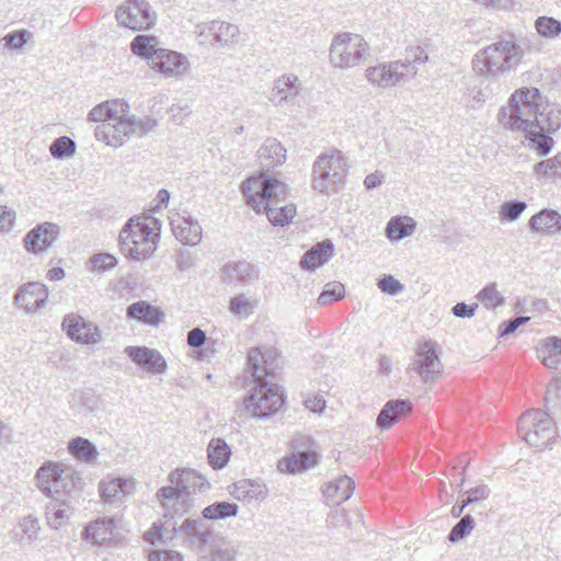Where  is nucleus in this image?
<instances>
[{
	"mask_svg": "<svg viewBox=\"0 0 561 561\" xmlns=\"http://www.w3.org/2000/svg\"><path fill=\"white\" fill-rule=\"evenodd\" d=\"M49 152L56 159L70 158L76 152V144L71 138L61 136L51 142Z\"/></svg>",
	"mask_w": 561,
	"mask_h": 561,
	"instance_id": "48",
	"label": "nucleus"
},
{
	"mask_svg": "<svg viewBox=\"0 0 561 561\" xmlns=\"http://www.w3.org/2000/svg\"><path fill=\"white\" fill-rule=\"evenodd\" d=\"M115 536V522L113 518H99L91 522L83 530L82 537L94 545L101 546L111 541Z\"/></svg>",
	"mask_w": 561,
	"mask_h": 561,
	"instance_id": "29",
	"label": "nucleus"
},
{
	"mask_svg": "<svg viewBox=\"0 0 561 561\" xmlns=\"http://www.w3.org/2000/svg\"><path fill=\"white\" fill-rule=\"evenodd\" d=\"M160 221L151 216L129 218L118 234L121 252L129 260L146 261L157 250Z\"/></svg>",
	"mask_w": 561,
	"mask_h": 561,
	"instance_id": "6",
	"label": "nucleus"
},
{
	"mask_svg": "<svg viewBox=\"0 0 561 561\" xmlns=\"http://www.w3.org/2000/svg\"><path fill=\"white\" fill-rule=\"evenodd\" d=\"M474 519L470 514L463 516L449 531L448 540L450 542H458L467 537L474 528Z\"/></svg>",
	"mask_w": 561,
	"mask_h": 561,
	"instance_id": "50",
	"label": "nucleus"
},
{
	"mask_svg": "<svg viewBox=\"0 0 561 561\" xmlns=\"http://www.w3.org/2000/svg\"><path fill=\"white\" fill-rule=\"evenodd\" d=\"M48 297L47 287L38 282H31L22 286L14 296V304L27 313L43 308Z\"/></svg>",
	"mask_w": 561,
	"mask_h": 561,
	"instance_id": "19",
	"label": "nucleus"
},
{
	"mask_svg": "<svg viewBox=\"0 0 561 561\" xmlns=\"http://www.w3.org/2000/svg\"><path fill=\"white\" fill-rule=\"evenodd\" d=\"M134 491V482L115 478L100 483L102 499L108 503L123 502Z\"/></svg>",
	"mask_w": 561,
	"mask_h": 561,
	"instance_id": "31",
	"label": "nucleus"
},
{
	"mask_svg": "<svg viewBox=\"0 0 561 561\" xmlns=\"http://www.w3.org/2000/svg\"><path fill=\"white\" fill-rule=\"evenodd\" d=\"M497 119L503 128L522 133L527 148L546 157L554 147L551 134L561 127V105L545 100L536 88H523L501 107Z\"/></svg>",
	"mask_w": 561,
	"mask_h": 561,
	"instance_id": "1",
	"label": "nucleus"
},
{
	"mask_svg": "<svg viewBox=\"0 0 561 561\" xmlns=\"http://www.w3.org/2000/svg\"><path fill=\"white\" fill-rule=\"evenodd\" d=\"M126 114H118L116 119L99 125L94 130L95 138L117 148L123 146L131 135L142 136L156 126L153 119L137 121L127 118Z\"/></svg>",
	"mask_w": 561,
	"mask_h": 561,
	"instance_id": "9",
	"label": "nucleus"
},
{
	"mask_svg": "<svg viewBox=\"0 0 561 561\" xmlns=\"http://www.w3.org/2000/svg\"><path fill=\"white\" fill-rule=\"evenodd\" d=\"M535 28L541 37L552 39L561 33V21L552 16L542 15L535 21Z\"/></svg>",
	"mask_w": 561,
	"mask_h": 561,
	"instance_id": "45",
	"label": "nucleus"
},
{
	"mask_svg": "<svg viewBox=\"0 0 561 561\" xmlns=\"http://www.w3.org/2000/svg\"><path fill=\"white\" fill-rule=\"evenodd\" d=\"M257 305V299L239 294L230 299L229 310L238 319L244 320L253 314Z\"/></svg>",
	"mask_w": 561,
	"mask_h": 561,
	"instance_id": "43",
	"label": "nucleus"
},
{
	"mask_svg": "<svg viewBox=\"0 0 561 561\" xmlns=\"http://www.w3.org/2000/svg\"><path fill=\"white\" fill-rule=\"evenodd\" d=\"M205 520L204 518H186L176 529L183 534V538L191 549L201 550L210 542L213 529Z\"/></svg>",
	"mask_w": 561,
	"mask_h": 561,
	"instance_id": "20",
	"label": "nucleus"
},
{
	"mask_svg": "<svg viewBox=\"0 0 561 561\" xmlns=\"http://www.w3.org/2000/svg\"><path fill=\"white\" fill-rule=\"evenodd\" d=\"M345 296V288L341 283H329L324 286L322 293L318 297V304L321 306L329 305L333 301L341 300Z\"/></svg>",
	"mask_w": 561,
	"mask_h": 561,
	"instance_id": "51",
	"label": "nucleus"
},
{
	"mask_svg": "<svg viewBox=\"0 0 561 561\" xmlns=\"http://www.w3.org/2000/svg\"><path fill=\"white\" fill-rule=\"evenodd\" d=\"M130 49L134 55L146 59L148 65L151 62V55L160 50L157 37L142 34L137 35L131 41Z\"/></svg>",
	"mask_w": 561,
	"mask_h": 561,
	"instance_id": "40",
	"label": "nucleus"
},
{
	"mask_svg": "<svg viewBox=\"0 0 561 561\" xmlns=\"http://www.w3.org/2000/svg\"><path fill=\"white\" fill-rule=\"evenodd\" d=\"M491 491L488 485L481 484L478 486H474L467 491V497L463 500L465 505H470L472 503H477L479 501L485 500L489 497Z\"/></svg>",
	"mask_w": 561,
	"mask_h": 561,
	"instance_id": "58",
	"label": "nucleus"
},
{
	"mask_svg": "<svg viewBox=\"0 0 561 561\" xmlns=\"http://www.w3.org/2000/svg\"><path fill=\"white\" fill-rule=\"evenodd\" d=\"M117 24L133 32L151 28L156 23V13L146 0H125L115 11Z\"/></svg>",
	"mask_w": 561,
	"mask_h": 561,
	"instance_id": "12",
	"label": "nucleus"
},
{
	"mask_svg": "<svg viewBox=\"0 0 561 561\" xmlns=\"http://www.w3.org/2000/svg\"><path fill=\"white\" fill-rule=\"evenodd\" d=\"M412 412V404L408 400H389L380 410L376 424L381 430H389L396 423Z\"/></svg>",
	"mask_w": 561,
	"mask_h": 561,
	"instance_id": "24",
	"label": "nucleus"
},
{
	"mask_svg": "<svg viewBox=\"0 0 561 561\" xmlns=\"http://www.w3.org/2000/svg\"><path fill=\"white\" fill-rule=\"evenodd\" d=\"M530 320L529 317L520 316L514 319H510L501 323L499 331L500 336H506L511 333H514L520 325L527 323Z\"/></svg>",
	"mask_w": 561,
	"mask_h": 561,
	"instance_id": "59",
	"label": "nucleus"
},
{
	"mask_svg": "<svg viewBox=\"0 0 561 561\" xmlns=\"http://www.w3.org/2000/svg\"><path fill=\"white\" fill-rule=\"evenodd\" d=\"M231 455L230 447L222 438H213L207 447L209 465L214 469L224 468Z\"/></svg>",
	"mask_w": 561,
	"mask_h": 561,
	"instance_id": "38",
	"label": "nucleus"
},
{
	"mask_svg": "<svg viewBox=\"0 0 561 561\" xmlns=\"http://www.w3.org/2000/svg\"><path fill=\"white\" fill-rule=\"evenodd\" d=\"M126 316L149 325H158L163 318V312L148 301L139 300L127 307Z\"/></svg>",
	"mask_w": 561,
	"mask_h": 561,
	"instance_id": "33",
	"label": "nucleus"
},
{
	"mask_svg": "<svg viewBox=\"0 0 561 561\" xmlns=\"http://www.w3.org/2000/svg\"><path fill=\"white\" fill-rule=\"evenodd\" d=\"M366 79L373 85L389 89L408 80L401 61L380 62L366 69Z\"/></svg>",
	"mask_w": 561,
	"mask_h": 561,
	"instance_id": "15",
	"label": "nucleus"
},
{
	"mask_svg": "<svg viewBox=\"0 0 561 561\" xmlns=\"http://www.w3.org/2000/svg\"><path fill=\"white\" fill-rule=\"evenodd\" d=\"M36 484L49 497L45 506L47 525L53 529L67 526L75 513V501L84 480L72 468L58 462H45L36 472Z\"/></svg>",
	"mask_w": 561,
	"mask_h": 561,
	"instance_id": "2",
	"label": "nucleus"
},
{
	"mask_svg": "<svg viewBox=\"0 0 561 561\" xmlns=\"http://www.w3.org/2000/svg\"><path fill=\"white\" fill-rule=\"evenodd\" d=\"M239 506L230 502H215L202 511V516L206 520H219L237 516Z\"/></svg>",
	"mask_w": 561,
	"mask_h": 561,
	"instance_id": "41",
	"label": "nucleus"
},
{
	"mask_svg": "<svg viewBox=\"0 0 561 561\" xmlns=\"http://www.w3.org/2000/svg\"><path fill=\"white\" fill-rule=\"evenodd\" d=\"M206 342V333L199 329H192L187 334V344L192 347L198 348Z\"/></svg>",
	"mask_w": 561,
	"mask_h": 561,
	"instance_id": "64",
	"label": "nucleus"
},
{
	"mask_svg": "<svg viewBox=\"0 0 561 561\" xmlns=\"http://www.w3.org/2000/svg\"><path fill=\"white\" fill-rule=\"evenodd\" d=\"M529 227L536 232L557 234L561 231V215L553 209H542L529 219Z\"/></svg>",
	"mask_w": 561,
	"mask_h": 561,
	"instance_id": "32",
	"label": "nucleus"
},
{
	"mask_svg": "<svg viewBox=\"0 0 561 561\" xmlns=\"http://www.w3.org/2000/svg\"><path fill=\"white\" fill-rule=\"evenodd\" d=\"M262 169L270 170L282 165L286 160V149L276 138H267L257 150Z\"/></svg>",
	"mask_w": 561,
	"mask_h": 561,
	"instance_id": "28",
	"label": "nucleus"
},
{
	"mask_svg": "<svg viewBox=\"0 0 561 561\" xmlns=\"http://www.w3.org/2000/svg\"><path fill=\"white\" fill-rule=\"evenodd\" d=\"M477 298L486 309H495L496 307L505 304V298L496 289L495 283H491L483 287L477 294Z\"/></svg>",
	"mask_w": 561,
	"mask_h": 561,
	"instance_id": "47",
	"label": "nucleus"
},
{
	"mask_svg": "<svg viewBox=\"0 0 561 561\" xmlns=\"http://www.w3.org/2000/svg\"><path fill=\"white\" fill-rule=\"evenodd\" d=\"M319 462V455L314 450H304L291 453L289 456L282 458L277 468L282 472L298 473L316 467Z\"/></svg>",
	"mask_w": 561,
	"mask_h": 561,
	"instance_id": "25",
	"label": "nucleus"
},
{
	"mask_svg": "<svg viewBox=\"0 0 561 561\" xmlns=\"http://www.w3.org/2000/svg\"><path fill=\"white\" fill-rule=\"evenodd\" d=\"M407 371L415 373L424 383L434 382L443 373V364L437 355L434 343H421Z\"/></svg>",
	"mask_w": 561,
	"mask_h": 561,
	"instance_id": "13",
	"label": "nucleus"
},
{
	"mask_svg": "<svg viewBox=\"0 0 561 561\" xmlns=\"http://www.w3.org/2000/svg\"><path fill=\"white\" fill-rule=\"evenodd\" d=\"M174 237L183 244L196 245L202 240V227L192 216L171 221Z\"/></svg>",
	"mask_w": 561,
	"mask_h": 561,
	"instance_id": "27",
	"label": "nucleus"
},
{
	"mask_svg": "<svg viewBox=\"0 0 561 561\" xmlns=\"http://www.w3.org/2000/svg\"><path fill=\"white\" fill-rule=\"evenodd\" d=\"M266 363L265 354H263L260 348H251L249 351L248 364L252 371L254 383L267 380L270 373Z\"/></svg>",
	"mask_w": 561,
	"mask_h": 561,
	"instance_id": "44",
	"label": "nucleus"
},
{
	"mask_svg": "<svg viewBox=\"0 0 561 561\" xmlns=\"http://www.w3.org/2000/svg\"><path fill=\"white\" fill-rule=\"evenodd\" d=\"M69 453L83 462H90L98 456L96 447L87 438L76 437L68 443Z\"/></svg>",
	"mask_w": 561,
	"mask_h": 561,
	"instance_id": "42",
	"label": "nucleus"
},
{
	"mask_svg": "<svg viewBox=\"0 0 561 561\" xmlns=\"http://www.w3.org/2000/svg\"><path fill=\"white\" fill-rule=\"evenodd\" d=\"M368 54L366 41L358 34L341 33L333 37L330 46V61L334 67L352 68Z\"/></svg>",
	"mask_w": 561,
	"mask_h": 561,
	"instance_id": "10",
	"label": "nucleus"
},
{
	"mask_svg": "<svg viewBox=\"0 0 561 561\" xmlns=\"http://www.w3.org/2000/svg\"><path fill=\"white\" fill-rule=\"evenodd\" d=\"M538 357L542 364L549 369H558L561 365V339L549 336L545 339L540 347L537 350Z\"/></svg>",
	"mask_w": 561,
	"mask_h": 561,
	"instance_id": "36",
	"label": "nucleus"
},
{
	"mask_svg": "<svg viewBox=\"0 0 561 561\" xmlns=\"http://www.w3.org/2000/svg\"><path fill=\"white\" fill-rule=\"evenodd\" d=\"M527 204L522 201H510L502 205L500 215L502 220L505 221H515L519 218V216L526 209Z\"/></svg>",
	"mask_w": 561,
	"mask_h": 561,
	"instance_id": "52",
	"label": "nucleus"
},
{
	"mask_svg": "<svg viewBox=\"0 0 561 561\" xmlns=\"http://www.w3.org/2000/svg\"><path fill=\"white\" fill-rule=\"evenodd\" d=\"M348 168V158L341 150L321 153L312 164V188L324 195L337 193L344 187Z\"/></svg>",
	"mask_w": 561,
	"mask_h": 561,
	"instance_id": "7",
	"label": "nucleus"
},
{
	"mask_svg": "<svg viewBox=\"0 0 561 561\" xmlns=\"http://www.w3.org/2000/svg\"><path fill=\"white\" fill-rule=\"evenodd\" d=\"M128 105L118 100L106 101L94 106L89 113V119L100 122L101 125L110 121L116 119L118 114L127 113Z\"/></svg>",
	"mask_w": 561,
	"mask_h": 561,
	"instance_id": "35",
	"label": "nucleus"
},
{
	"mask_svg": "<svg viewBox=\"0 0 561 561\" xmlns=\"http://www.w3.org/2000/svg\"><path fill=\"white\" fill-rule=\"evenodd\" d=\"M169 113L172 121L175 124L181 125L191 115L192 110L188 104H173L171 105Z\"/></svg>",
	"mask_w": 561,
	"mask_h": 561,
	"instance_id": "61",
	"label": "nucleus"
},
{
	"mask_svg": "<svg viewBox=\"0 0 561 561\" xmlns=\"http://www.w3.org/2000/svg\"><path fill=\"white\" fill-rule=\"evenodd\" d=\"M62 329L71 340L83 344H98L102 340L99 328L92 322L85 321L81 316H66L62 321Z\"/></svg>",
	"mask_w": 561,
	"mask_h": 561,
	"instance_id": "16",
	"label": "nucleus"
},
{
	"mask_svg": "<svg viewBox=\"0 0 561 561\" xmlns=\"http://www.w3.org/2000/svg\"><path fill=\"white\" fill-rule=\"evenodd\" d=\"M524 49L512 39H501L478 50L471 60L474 73L488 81L506 78L524 58Z\"/></svg>",
	"mask_w": 561,
	"mask_h": 561,
	"instance_id": "5",
	"label": "nucleus"
},
{
	"mask_svg": "<svg viewBox=\"0 0 561 561\" xmlns=\"http://www.w3.org/2000/svg\"><path fill=\"white\" fill-rule=\"evenodd\" d=\"M477 308L478 304L458 302L451 308V313L457 318H471L474 316Z\"/></svg>",
	"mask_w": 561,
	"mask_h": 561,
	"instance_id": "63",
	"label": "nucleus"
},
{
	"mask_svg": "<svg viewBox=\"0 0 561 561\" xmlns=\"http://www.w3.org/2000/svg\"><path fill=\"white\" fill-rule=\"evenodd\" d=\"M148 561H182V554L174 550H152Z\"/></svg>",
	"mask_w": 561,
	"mask_h": 561,
	"instance_id": "60",
	"label": "nucleus"
},
{
	"mask_svg": "<svg viewBox=\"0 0 561 561\" xmlns=\"http://www.w3.org/2000/svg\"><path fill=\"white\" fill-rule=\"evenodd\" d=\"M534 173L538 176L543 175L558 178V164L554 161V157L535 164Z\"/></svg>",
	"mask_w": 561,
	"mask_h": 561,
	"instance_id": "57",
	"label": "nucleus"
},
{
	"mask_svg": "<svg viewBox=\"0 0 561 561\" xmlns=\"http://www.w3.org/2000/svg\"><path fill=\"white\" fill-rule=\"evenodd\" d=\"M171 528L169 529L168 526L162 525L159 526L158 524H153L151 528L146 531L145 534V540L151 545H156L158 541L161 543H168L171 541L174 537V535L178 533L176 527L174 524L170 525Z\"/></svg>",
	"mask_w": 561,
	"mask_h": 561,
	"instance_id": "46",
	"label": "nucleus"
},
{
	"mask_svg": "<svg viewBox=\"0 0 561 561\" xmlns=\"http://www.w3.org/2000/svg\"><path fill=\"white\" fill-rule=\"evenodd\" d=\"M220 278L228 285H247L259 278V272L252 263L240 260L226 263L220 268Z\"/></svg>",
	"mask_w": 561,
	"mask_h": 561,
	"instance_id": "21",
	"label": "nucleus"
},
{
	"mask_svg": "<svg viewBox=\"0 0 561 561\" xmlns=\"http://www.w3.org/2000/svg\"><path fill=\"white\" fill-rule=\"evenodd\" d=\"M59 232V226L54 222L39 224L26 233L24 247L34 254L45 252L58 239Z\"/></svg>",
	"mask_w": 561,
	"mask_h": 561,
	"instance_id": "17",
	"label": "nucleus"
},
{
	"mask_svg": "<svg viewBox=\"0 0 561 561\" xmlns=\"http://www.w3.org/2000/svg\"><path fill=\"white\" fill-rule=\"evenodd\" d=\"M230 494L241 502L263 501L268 493L265 483L259 479H243L232 484Z\"/></svg>",
	"mask_w": 561,
	"mask_h": 561,
	"instance_id": "26",
	"label": "nucleus"
},
{
	"mask_svg": "<svg viewBox=\"0 0 561 561\" xmlns=\"http://www.w3.org/2000/svg\"><path fill=\"white\" fill-rule=\"evenodd\" d=\"M125 354L138 366L150 374L162 375L168 364L164 357L154 348L147 346H127Z\"/></svg>",
	"mask_w": 561,
	"mask_h": 561,
	"instance_id": "18",
	"label": "nucleus"
},
{
	"mask_svg": "<svg viewBox=\"0 0 561 561\" xmlns=\"http://www.w3.org/2000/svg\"><path fill=\"white\" fill-rule=\"evenodd\" d=\"M301 90L302 87L299 78L296 75L286 73L274 81L270 100L276 105L294 103Z\"/></svg>",
	"mask_w": 561,
	"mask_h": 561,
	"instance_id": "22",
	"label": "nucleus"
},
{
	"mask_svg": "<svg viewBox=\"0 0 561 561\" xmlns=\"http://www.w3.org/2000/svg\"><path fill=\"white\" fill-rule=\"evenodd\" d=\"M169 485L160 488L156 497L164 510V518L183 515L191 507V495L204 493L210 483L196 470L175 469L168 474Z\"/></svg>",
	"mask_w": 561,
	"mask_h": 561,
	"instance_id": "4",
	"label": "nucleus"
},
{
	"mask_svg": "<svg viewBox=\"0 0 561 561\" xmlns=\"http://www.w3.org/2000/svg\"><path fill=\"white\" fill-rule=\"evenodd\" d=\"M27 36H30V33L26 30H21L5 34L2 41L4 42V47L20 49L26 44Z\"/></svg>",
	"mask_w": 561,
	"mask_h": 561,
	"instance_id": "55",
	"label": "nucleus"
},
{
	"mask_svg": "<svg viewBox=\"0 0 561 561\" xmlns=\"http://www.w3.org/2000/svg\"><path fill=\"white\" fill-rule=\"evenodd\" d=\"M545 400L547 404L561 409V378H554L547 387Z\"/></svg>",
	"mask_w": 561,
	"mask_h": 561,
	"instance_id": "56",
	"label": "nucleus"
},
{
	"mask_svg": "<svg viewBox=\"0 0 561 561\" xmlns=\"http://www.w3.org/2000/svg\"><path fill=\"white\" fill-rule=\"evenodd\" d=\"M149 67L165 78H182L190 68V62L182 54L160 48L151 55Z\"/></svg>",
	"mask_w": 561,
	"mask_h": 561,
	"instance_id": "14",
	"label": "nucleus"
},
{
	"mask_svg": "<svg viewBox=\"0 0 561 561\" xmlns=\"http://www.w3.org/2000/svg\"><path fill=\"white\" fill-rule=\"evenodd\" d=\"M334 254V247L330 240L316 243L301 257L300 266L306 271H314L327 263Z\"/></svg>",
	"mask_w": 561,
	"mask_h": 561,
	"instance_id": "30",
	"label": "nucleus"
},
{
	"mask_svg": "<svg viewBox=\"0 0 561 561\" xmlns=\"http://www.w3.org/2000/svg\"><path fill=\"white\" fill-rule=\"evenodd\" d=\"M90 263L92 270L105 272L116 266L117 259L110 253H99L90 259Z\"/></svg>",
	"mask_w": 561,
	"mask_h": 561,
	"instance_id": "53",
	"label": "nucleus"
},
{
	"mask_svg": "<svg viewBox=\"0 0 561 561\" xmlns=\"http://www.w3.org/2000/svg\"><path fill=\"white\" fill-rule=\"evenodd\" d=\"M327 523L330 527H334V528L347 526L348 525V514L343 508L335 510L328 516Z\"/></svg>",
	"mask_w": 561,
	"mask_h": 561,
	"instance_id": "62",
	"label": "nucleus"
},
{
	"mask_svg": "<svg viewBox=\"0 0 561 561\" xmlns=\"http://www.w3.org/2000/svg\"><path fill=\"white\" fill-rule=\"evenodd\" d=\"M242 194L247 204L257 214L264 213L268 221L277 227L290 224L297 209L294 204L280 205L287 194L286 185L276 180L261 174L249 178L242 183Z\"/></svg>",
	"mask_w": 561,
	"mask_h": 561,
	"instance_id": "3",
	"label": "nucleus"
},
{
	"mask_svg": "<svg viewBox=\"0 0 561 561\" xmlns=\"http://www.w3.org/2000/svg\"><path fill=\"white\" fill-rule=\"evenodd\" d=\"M416 227V222L411 217H392L386 227V236L391 241H400L411 236Z\"/></svg>",
	"mask_w": 561,
	"mask_h": 561,
	"instance_id": "37",
	"label": "nucleus"
},
{
	"mask_svg": "<svg viewBox=\"0 0 561 561\" xmlns=\"http://www.w3.org/2000/svg\"><path fill=\"white\" fill-rule=\"evenodd\" d=\"M284 403L279 387L263 380L254 383L250 394L244 399V409L256 419H267L276 413Z\"/></svg>",
	"mask_w": 561,
	"mask_h": 561,
	"instance_id": "11",
	"label": "nucleus"
},
{
	"mask_svg": "<svg viewBox=\"0 0 561 561\" xmlns=\"http://www.w3.org/2000/svg\"><path fill=\"white\" fill-rule=\"evenodd\" d=\"M355 489V482L347 476L330 481L324 489V495L332 505L347 501Z\"/></svg>",
	"mask_w": 561,
	"mask_h": 561,
	"instance_id": "34",
	"label": "nucleus"
},
{
	"mask_svg": "<svg viewBox=\"0 0 561 561\" xmlns=\"http://www.w3.org/2000/svg\"><path fill=\"white\" fill-rule=\"evenodd\" d=\"M518 434L529 446L541 449L556 439L557 426L547 412L535 409L519 417Z\"/></svg>",
	"mask_w": 561,
	"mask_h": 561,
	"instance_id": "8",
	"label": "nucleus"
},
{
	"mask_svg": "<svg viewBox=\"0 0 561 561\" xmlns=\"http://www.w3.org/2000/svg\"><path fill=\"white\" fill-rule=\"evenodd\" d=\"M204 34L213 37L211 45L214 46H230L238 39L239 27L228 22L214 20L203 26L199 35Z\"/></svg>",
	"mask_w": 561,
	"mask_h": 561,
	"instance_id": "23",
	"label": "nucleus"
},
{
	"mask_svg": "<svg viewBox=\"0 0 561 561\" xmlns=\"http://www.w3.org/2000/svg\"><path fill=\"white\" fill-rule=\"evenodd\" d=\"M428 60V55L421 46H412L405 49V55L401 61L402 69L407 73L408 79L413 78L419 70V66Z\"/></svg>",
	"mask_w": 561,
	"mask_h": 561,
	"instance_id": "39",
	"label": "nucleus"
},
{
	"mask_svg": "<svg viewBox=\"0 0 561 561\" xmlns=\"http://www.w3.org/2000/svg\"><path fill=\"white\" fill-rule=\"evenodd\" d=\"M378 288L388 295H398L404 289V285L392 275H383L378 279Z\"/></svg>",
	"mask_w": 561,
	"mask_h": 561,
	"instance_id": "54",
	"label": "nucleus"
},
{
	"mask_svg": "<svg viewBox=\"0 0 561 561\" xmlns=\"http://www.w3.org/2000/svg\"><path fill=\"white\" fill-rule=\"evenodd\" d=\"M18 530L21 531L20 540H26L27 542H33L38 538V533L41 530L38 519L33 516H26L18 525Z\"/></svg>",
	"mask_w": 561,
	"mask_h": 561,
	"instance_id": "49",
	"label": "nucleus"
}]
</instances>
